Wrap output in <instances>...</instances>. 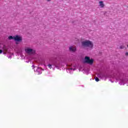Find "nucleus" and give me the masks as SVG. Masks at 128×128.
I'll list each match as a JSON object with an SVG mask.
<instances>
[{
  "mask_svg": "<svg viewBox=\"0 0 128 128\" xmlns=\"http://www.w3.org/2000/svg\"><path fill=\"white\" fill-rule=\"evenodd\" d=\"M39 70H40V69H38L37 72H39Z\"/></svg>",
  "mask_w": 128,
  "mask_h": 128,
  "instance_id": "dca6fc26",
  "label": "nucleus"
},
{
  "mask_svg": "<svg viewBox=\"0 0 128 128\" xmlns=\"http://www.w3.org/2000/svg\"><path fill=\"white\" fill-rule=\"evenodd\" d=\"M49 68H52V66L56 68H60V61L58 60H52L48 65Z\"/></svg>",
  "mask_w": 128,
  "mask_h": 128,
  "instance_id": "f257e3e1",
  "label": "nucleus"
},
{
  "mask_svg": "<svg viewBox=\"0 0 128 128\" xmlns=\"http://www.w3.org/2000/svg\"><path fill=\"white\" fill-rule=\"evenodd\" d=\"M14 40L15 42H22V38L18 36H14Z\"/></svg>",
  "mask_w": 128,
  "mask_h": 128,
  "instance_id": "423d86ee",
  "label": "nucleus"
},
{
  "mask_svg": "<svg viewBox=\"0 0 128 128\" xmlns=\"http://www.w3.org/2000/svg\"><path fill=\"white\" fill-rule=\"evenodd\" d=\"M128 79L126 78H122V79L120 80V84L121 86H124L128 82Z\"/></svg>",
  "mask_w": 128,
  "mask_h": 128,
  "instance_id": "39448f33",
  "label": "nucleus"
},
{
  "mask_svg": "<svg viewBox=\"0 0 128 128\" xmlns=\"http://www.w3.org/2000/svg\"><path fill=\"white\" fill-rule=\"evenodd\" d=\"M75 68H68V70H75Z\"/></svg>",
  "mask_w": 128,
  "mask_h": 128,
  "instance_id": "9b49d317",
  "label": "nucleus"
},
{
  "mask_svg": "<svg viewBox=\"0 0 128 128\" xmlns=\"http://www.w3.org/2000/svg\"><path fill=\"white\" fill-rule=\"evenodd\" d=\"M82 46L84 48H94V44L92 41L86 40L82 42Z\"/></svg>",
  "mask_w": 128,
  "mask_h": 128,
  "instance_id": "f03ea898",
  "label": "nucleus"
},
{
  "mask_svg": "<svg viewBox=\"0 0 128 128\" xmlns=\"http://www.w3.org/2000/svg\"><path fill=\"white\" fill-rule=\"evenodd\" d=\"M125 54H126V56H128V52H126Z\"/></svg>",
  "mask_w": 128,
  "mask_h": 128,
  "instance_id": "4468645a",
  "label": "nucleus"
},
{
  "mask_svg": "<svg viewBox=\"0 0 128 128\" xmlns=\"http://www.w3.org/2000/svg\"><path fill=\"white\" fill-rule=\"evenodd\" d=\"M98 76H99V77H100V75H98Z\"/></svg>",
  "mask_w": 128,
  "mask_h": 128,
  "instance_id": "6ab92c4d",
  "label": "nucleus"
},
{
  "mask_svg": "<svg viewBox=\"0 0 128 128\" xmlns=\"http://www.w3.org/2000/svg\"><path fill=\"white\" fill-rule=\"evenodd\" d=\"M8 40H14V36H9Z\"/></svg>",
  "mask_w": 128,
  "mask_h": 128,
  "instance_id": "1a4fd4ad",
  "label": "nucleus"
},
{
  "mask_svg": "<svg viewBox=\"0 0 128 128\" xmlns=\"http://www.w3.org/2000/svg\"><path fill=\"white\" fill-rule=\"evenodd\" d=\"M99 4H100V8H104V2L102 1H100L99 2Z\"/></svg>",
  "mask_w": 128,
  "mask_h": 128,
  "instance_id": "6e6552de",
  "label": "nucleus"
},
{
  "mask_svg": "<svg viewBox=\"0 0 128 128\" xmlns=\"http://www.w3.org/2000/svg\"><path fill=\"white\" fill-rule=\"evenodd\" d=\"M120 48L121 49V50H122V48H124V46H120Z\"/></svg>",
  "mask_w": 128,
  "mask_h": 128,
  "instance_id": "f8f14e48",
  "label": "nucleus"
},
{
  "mask_svg": "<svg viewBox=\"0 0 128 128\" xmlns=\"http://www.w3.org/2000/svg\"><path fill=\"white\" fill-rule=\"evenodd\" d=\"M95 80H96V82H99V81H100V79H99L98 78L96 77V78H95Z\"/></svg>",
  "mask_w": 128,
  "mask_h": 128,
  "instance_id": "9d476101",
  "label": "nucleus"
},
{
  "mask_svg": "<svg viewBox=\"0 0 128 128\" xmlns=\"http://www.w3.org/2000/svg\"><path fill=\"white\" fill-rule=\"evenodd\" d=\"M0 54H2V50H0Z\"/></svg>",
  "mask_w": 128,
  "mask_h": 128,
  "instance_id": "ddd939ff",
  "label": "nucleus"
},
{
  "mask_svg": "<svg viewBox=\"0 0 128 128\" xmlns=\"http://www.w3.org/2000/svg\"><path fill=\"white\" fill-rule=\"evenodd\" d=\"M69 50H70V52H76V48L74 46H70L69 48Z\"/></svg>",
  "mask_w": 128,
  "mask_h": 128,
  "instance_id": "0eeeda50",
  "label": "nucleus"
},
{
  "mask_svg": "<svg viewBox=\"0 0 128 128\" xmlns=\"http://www.w3.org/2000/svg\"><path fill=\"white\" fill-rule=\"evenodd\" d=\"M84 62L88 64H94V59H90V58L86 56L84 58Z\"/></svg>",
  "mask_w": 128,
  "mask_h": 128,
  "instance_id": "7ed1b4c3",
  "label": "nucleus"
},
{
  "mask_svg": "<svg viewBox=\"0 0 128 128\" xmlns=\"http://www.w3.org/2000/svg\"><path fill=\"white\" fill-rule=\"evenodd\" d=\"M32 68H34V65H32Z\"/></svg>",
  "mask_w": 128,
  "mask_h": 128,
  "instance_id": "2eb2a0df",
  "label": "nucleus"
},
{
  "mask_svg": "<svg viewBox=\"0 0 128 128\" xmlns=\"http://www.w3.org/2000/svg\"><path fill=\"white\" fill-rule=\"evenodd\" d=\"M25 52L27 54H36V50H34V49H32L29 48H25Z\"/></svg>",
  "mask_w": 128,
  "mask_h": 128,
  "instance_id": "20e7f679",
  "label": "nucleus"
},
{
  "mask_svg": "<svg viewBox=\"0 0 128 128\" xmlns=\"http://www.w3.org/2000/svg\"><path fill=\"white\" fill-rule=\"evenodd\" d=\"M39 74H42V72H39Z\"/></svg>",
  "mask_w": 128,
  "mask_h": 128,
  "instance_id": "f3484780",
  "label": "nucleus"
},
{
  "mask_svg": "<svg viewBox=\"0 0 128 128\" xmlns=\"http://www.w3.org/2000/svg\"><path fill=\"white\" fill-rule=\"evenodd\" d=\"M48 0V2H50V0Z\"/></svg>",
  "mask_w": 128,
  "mask_h": 128,
  "instance_id": "a211bd4d",
  "label": "nucleus"
}]
</instances>
